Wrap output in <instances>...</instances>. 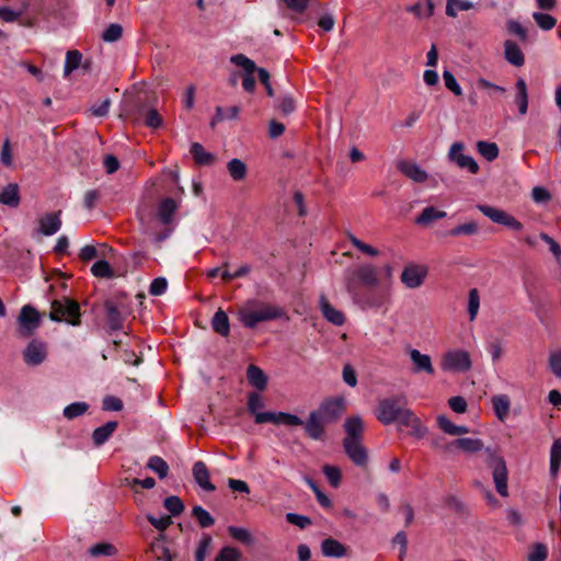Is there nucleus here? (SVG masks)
I'll use <instances>...</instances> for the list:
<instances>
[{
	"label": "nucleus",
	"instance_id": "1",
	"mask_svg": "<svg viewBox=\"0 0 561 561\" xmlns=\"http://www.w3.org/2000/svg\"><path fill=\"white\" fill-rule=\"evenodd\" d=\"M346 412L345 399L328 398L309 413L306 420V436L313 440L324 442L328 437L327 426L336 423Z\"/></svg>",
	"mask_w": 561,
	"mask_h": 561
},
{
	"label": "nucleus",
	"instance_id": "2",
	"mask_svg": "<svg viewBox=\"0 0 561 561\" xmlns=\"http://www.w3.org/2000/svg\"><path fill=\"white\" fill-rule=\"evenodd\" d=\"M407 404L408 401L403 394L385 398L378 402L376 417L385 425L399 422L419 434L422 430L421 421L412 410L407 408Z\"/></svg>",
	"mask_w": 561,
	"mask_h": 561
},
{
	"label": "nucleus",
	"instance_id": "3",
	"mask_svg": "<svg viewBox=\"0 0 561 561\" xmlns=\"http://www.w3.org/2000/svg\"><path fill=\"white\" fill-rule=\"evenodd\" d=\"M344 428L346 436L343 439V448L352 462L360 468L368 463V453L363 445L364 422L360 416L353 415L345 420Z\"/></svg>",
	"mask_w": 561,
	"mask_h": 561
},
{
	"label": "nucleus",
	"instance_id": "4",
	"mask_svg": "<svg viewBox=\"0 0 561 561\" xmlns=\"http://www.w3.org/2000/svg\"><path fill=\"white\" fill-rule=\"evenodd\" d=\"M379 283L378 270L371 264L358 265L346 272L345 286L350 294L356 295L360 286L376 287Z\"/></svg>",
	"mask_w": 561,
	"mask_h": 561
},
{
	"label": "nucleus",
	"instance_id": "5",
	"mask_svg": "<svg viewBox=\"0 0 561 561\" xmlns=\"http://www.w3.org/2000/svg\"><path fill=\"white\" fill-rule=\"evenodd\" d=\"M49 319L55 322H66L77 327L81 323L80 305L77 300L62 297L50 304Z\"/></svg>",
	"mask_w": 561,
	"mask_h": 561
},
{
	"label": "nucleus",
	"instance_id": "6",
	"mask_svg": "<svg viewBox=\"0 0 561 561\" xmlns=\"http://www.w3.org/2000/svg\"><path fill=\"white\" fill-rule=\"evenodd\" d=\"M282 316L283 310L279 307L268 304H259L254 309L242 308L239 311V320L249 329H254L260 322L278 319Z\"/></svg>",
	"mask_w": 561,
	"mask_h": 561
},
{
	"label": "nucleus",
	"instance_id": "7",
	"mask_svg": "<svg viewBox=\"0 0 561 561\" xmlns=\"http://www.w3.org/2000/svg\"><path fill=\"white\" fill-rule=\"evenodd\" d=\"M126 112L135 121L144 115L145 125L147 127L157 129L163 125V118L156 108H150L145 112L140 96L126 101Z\"/></svg>",
	"mask_w": 561,
	"mask_h": 561
},
{
	"label": "nucleus",
	"instance_id": "8",
	"mask_svg": "<svg viewBox=\"0 0 561 561\" xmlns=\"http://www.w3.org/2000/svg\"><path fill=\"white\" fill-rule=\"evenodd\" d=\"M486 463L492 468V476L495 489L501 496H507V468L503 457L497 456L495 453L488 449Z\"/></svg>",
	"mask_w": 561,
	"mask_h": 561
},
{
	"label": "nucleus",
	"instance_id": "9",
	"mask_svg": "<svg viewBox=\"0 0 561 561\" xmlns=\"http://www.w3.org/2000/svg\"><path fill=\"white\" fill-rule=\"evenodd\" d=\"M41 317L42 314L35 307L31 305L23 306L18 318L19 335L21 337H31L41 327Z\"/></svg>",
	"mask_w": 561,
	"mask_h": 561
},
{
	"label": "nucleus",
	"instance_id": "10",
	"mask_svg": "<svg viewBox=\"0 0 561 561\" xmlns=\"http://www.w3.org/2000/svg\"><path fill=\"white\" fill-rule=\"evenodd\" d=\"M479 210L486 217H489L493 222L503 225L514 231H520L523 229V224L517 220L514 216L510 215L505 210L489 206V205H479Z\"/></svg>",
	"mask_w": 561,
	"mask_h": 561
},
{
	"label": "nucleus",
	"instance_id": "11",
	"mask_svg": "<svg viewBox=\"0 0 561 561\" xmlns=\"http://www.w3.org/2000/svg\"><path fill=\"white\" fill-rule=\"evenodd\" d=\"M230 61L233 65L243 68L245 71V73L242 76L243 89L249 93L254 92L256 83L253 73L257 71L255 62L243 54L233 55L230 58Z\"/></svg>",
	"mask_w": 561,
	"mask_h": 561
},
{
	"label": "nucleus",
	"instance_id": "12",
	"mask_svg": "<svg viewBox=\"0 0 561 561\" xmlns=\"http://www.w3.org/2000/svg\"><path fill=\"white\" fill-rule=\"evenodd\" d=\"M444 370L467 371L471 368L470 355L466 351H450L442 359Z\"/></svg>",
	"mask_w": 561,
	"mask_h": 561
},
{
	"label": "nucleus",
	"instance_id": "13",
	"mask_svg": "<svg viewBox=\"0 0 561 561\" xmlns=\"http://www.w3.org/2000/svg\"><path fill=\"white\" fill-rule=\"evenodd\" d=\"M47 357V344L39 340H32L23 351V359L28 366L41 365Z\"/></svg>",
	"mask_w": 561,
	"mask_h": 561
},
{
	"label": "nucleus",
	"instance_id": "14",
	"mask_svg": "<svg viewBox=\"0 0 561 561\" xmlns=\"http://www.w3.org/2000/svg\"><path fill=\"white\" fill-rule=\"evenodd\" d=\"M427 275V268L423 265L411 264L404 267L401 274L402 283L409 288L421 286Z\"/></svg>",
	"mask_w": 561,
	"mask_h": 561
},
{
	"label": "nucleus",
	"instance_id": "15",
	"mask_svg": "<svg viewBox=\"0 0 561 561\" xmlns=\"http://www.w3.org/2000/svg\"><path fill=\"white\" fill-rule=\"evenodd\" d=\"M103 306L105 311V323L108 330L111 332L122 330L124 325V318L118 309V304L113 299H106Z\"/></svg>",
	"mask_w": 561,
	"mask_h": 561
},
{
	"label": "nucleus",
	"instance_id": "16",
	"mask_svg": "<svg viewBox=\"0 0 561 561\" xmlns=\"http://www.w3.org/2000/svg\"><path fill=\"white\" fill-rule=\"evenodd\" d=\"M61 210L45 214L39 220V232L44 236L56 233L61 227Z\"/></svg>",
	"mask_w": 561,
	"mask_h": 561
},
{
	"label": "nucleus",
	"instance_id": "17",
	"mask_svg": "<svg viewBox=\"0 0 561 561\" xmlns=\"http://www.w3.org/2000/svg\"><path fill=\"white\" fill-rule=\"evenodd\" d=\"M397 169L407 178L417 183H423L427 180V173L422 170L416 163L400 160L397 163Z\"/></svg>",
	"mask_w": 561,
	"mask_h": 561
},
{
	"label": "nucleus",
	"instance_id": "18",
	"mask_svg": "<svg viewBox=\"0 0 561 561\" xmlns=\"http://www.w3.org/2000/svg\"><path fill=\"white\" fill-rule=\"evenodd\" d=\"M320 310L323 317L335 325H342L345 322V316L342 311L335 309L324 295L320 296Z\"/></svg>",
	"mask_w": 561,
	"mask_h": 561
},
{
	"label": "nucleus",
	"instance_id": "19",
	"mask_svg": "<svg viewBox=\"0 0 561 561\" xmlns=\"http://www.w3.org/2000/svg\"><path fill=\"white\" fill-rule=\"evenodd\" d=\"M193 476L201 488L208 492L215 491V485L210 482V473L203 461H197L193 466Z\"/></svg>",
	"mask_w": 561,
	"mask_h": 561
},
{
	"label": "nucleus",
	"instance_id": "20",
	"mask_svg": "<svg viewBox=\"0 0 561 561\" xmlns=\"http://www.w3.org/2000/svg\"><path fill=\"white\" fill-rule=\"evenodd\" d=\"M410 357L414 365V373L425 371L428 375H434L435 369L428 355L422 354L417 350H412L410 352Z\"/></svg>",
	"mask_w": 561,
	"mask_h": 561
},
{
	"label": "nucleus",
	"instance_id": "21",
	"mask_svg": "<svg viewBox=\"0 0 561 561\" xmlns=\"http://www.w3.org/2000/svg\"><path fill=\"white\" fill-rule=\"evenodd\" d=\"M505 59L515 67H522L525 64V56L518 45L507 39L504 43Z\"/></svg>",
	"mask_w": 561,
	"mask_h": 561
},
{
	"label": "nucleus",
	"instance_id": "22",
	"mask_svg": "<svg viewBox=\"0 0 561 561\" xmlns=\"http://www.w3.org/2000/svg\"><path fill=\"white\" fill-rule=\"evenodd\" d=\"M247 378L249 383L257 390H265L267 386V377L259 366L254 364L249 365L247 368Z\"/></svg>",
	"mask_w": 561,
	"mask_h": 561
},
{
	"label": "nucleus",
	"instance_id": "23",
	"mask_svg": "<svg viewBox=\"0 0 561 561\" xmlns=\"http://www.w3.org/2000/svg\"><path fill=\"white\" fill-rule=\"evenodd\" d=\"M321 549L323 556L329 558H341L347 553V548L333 538L324 539L322 541Z\"/></svg>",
	"mask_w": 561,
	"mask_h": 561
},
{
	"label": "nucleus",
	"instance_id": "24",
	"mask_svg": "<svg viewBox=\"0 0 561 561\" xmlns=\"http://www.w3.org/2000/svg\"><path fill=\"white\" fill-rule=\"evenodd\" d=\"M118 427L117 421H108L104 425L95 428L92 433V440L95 446L103 445Z\"/></svg>",
	"mask_w": 561,
	"mask_h": 561
},
{
	"label": "nucleus",
	"instance_id": "25",
	"mask_svg": "<svg viewBox=\"0 0 561 561\" xmlns=\"http://www.w3.org/2000/svg\"><path fill=\"white\" fill-rule=\"evenodd\" d=\"M20 202L21 197L18 184L10 183L0 192V203L2 205L16 208Z\"/></svg>",
	"mask_w": 561,
	"mask_h": 561
},
{
	"label": "nucleus",
	"instance_id": "26",
	"mask_svg": "<svg viewBox=\"0 0 561 561\" xmlns=\"http://www.w3.org/2000/svg\"><path fill=\"white\" fill-rule=\"evenodd\" d=\"M211 328L213 330L224 336L227 337L230 334V322L227 313L222 309H218L213 319H211Z\"/></svg>",
	"mask_w": 561,
	"mask_h": 561
},
{
	"label": "nucleus",
	"instance_id": "27",
	"mask_svg": "<svg viewBox=\"0 0 561 561\" xmlns=\"http://www.w3.org/2000/svg\"><path fill=\"white\" fill-rule=\"evenodd\" d=\"M446 217V213L433 206L425 207L422 213L415 218V224L419 226L427 227L435 220Z\"/></svg>",
	"mask_w": 561,
	"mask_h": 561
},
{
	"label": "nucleus",
	"instance_id": "28",
	"mask_svg": "<svg viewBox=\"0 0 561 561\" xmlns=\"http://www.w3.org/2000/svg\"><path fill=\"white\" fill-rule=\"evenodd\" d=\"M515 87L517 91L515 102L518 106V112L520 115H525L528 110V92L526 81L523 78H518Z\"/></svg>",
	"mask_w": 561,
	"mask_h": 561
},
{
	"label": "nucleus",
	"instance_id": "29",
	"mask_svg": "<svg viewBox=\"0 0 561 561\" xmlns=\"http://www.w3.org/2000/svg\"><path fill=\"white\" fill-rule=\"evenodd\" d=\"M178 209V204L173 198H164L158 208V216L162 224L168 225L172 221L173 215Z\"/></svg>",
	"mask_w": 561,
	"mask_h": 561
},
{
	"label": "nucleus",
	"instance_id": "30",
	"mask_svg": "<svg viewBox=\"0 0 561 561\" xmlns=\"http://www.w3.org/2000/svg\"><path fill=\"white\" fill-rule=\"evenodd\" d=\"M491 401L496 417L504 421L510 413L511 402L508 397L505 394L494 396Z\"/></svg>",
	"mask_w": 561,
	"mask_h": 561
},
{
	"label": "nucleus",
	"instance_id": "31",
	"mask_svg": "<svg viewBox=\"0 0 561 561\" xmlns=\"http://www.w3.org/2000/svg\"><path fill=\"white\" fill-rule=\"evenodd\" d=\"M450 446L461 449L465 453L472 454L482 450L483 443L478 438H458L455 439Z\"/></svg>",
	"mask_w": 561,
	"mask_h": 561
},
{
	"label": "nucleus",
	"instance_id": "32",
	"mask_svg": "<svg viewBox=\"0 0 561 561\" xmlns=\"http://www.w3.org/2000/svg\"><path fill=\"white\" fill-rule=\"evenodd\" d=\"M191 153L194 161L199 165H210L215 161V157L207 152L199 142H193Z\"/></svg>",
	"mask_w": 561,
	"mask_h": 561
},
{
	"label": "nucleus",
	"instance_id": "33",
	"mask_svg": "<svg viewBox=\"0 0 561 561\" xmlns=\"http://www.w3.org/2000/svg\"><path fill=\"white\" fill-rule=\"evenodd\" d=\"M117 553V548L110 542H98L89 549V554L93 558L112 557Z\"/></svg>",
	"mask_w": 561,
	"mask_h": 561
},
{
	"label": "nucleus",
	"instance_id": "34",
	"mask_svg": "<svg viewBox=\"0 0 561 561\" xmlns=\"http://www.w3.org/2000/svg\"><path fill=\"white\" fill-rule=\"evenodd\" d=\"M477 150L488 161H493L499 157V147L495 142L480 140L477 142Z\"/></svg>",
	"mask_w": 561,
	"mask_h": 561
},
{
	"label": "nucleus",
	"instance_id": "35",
	"mask_svg": "<svg viewBox=\"0 0 561 561\" xmlns=\"http://www.w3.org/2000/svg\"><path fill=\"white\" fill-rule=\"evenodd\" d=\"M228 171L234 181H242L247 175V165L240 159H232L228 162Z\"/></svg>",
	"mask_w": 561,
	"mask_h": 561
},
{
	"label": "nucleus",
	"instance_id": "36",
	"mask_svg": "<svg viewBox=\"0 0 561 561\" xmlns=\"http://www.w3.org/2000/svg\"><path fill=\"white\" fill-rule=\"evenodd\" d=\"M91 273L99 278H112L114 276L112 266L105 260L95 262L91 267Z\"/></svg>",
	"mask_w": 561,
	"mask_h": 561
},
{
	"label": "nucleus",
	"instance_id": "37",
	"mask_svg": "<svg viewBox=\"0 0 561 561\" xmlns=\"http://www.w3.org/2000/svg\"><path fill=\"white\" fill-rule=\"evenodd\" d=\"M82 60V54L77 50H68L66 55L65 64V76L68 77L73 70H76Z\"/></svg>",
	"mask_w": 561,
	"mask_h": 561
},
{
	"label": "nucleus",
	"instance_id": "38",
	"mask_svg": "<svg viewBox=\"0 0 561 561\" xmlns=\"http://www.w3.org/2000/svg\"><path fill=\"white\" fill-rule=\"evenodd\" d=\"M147 467L157 472L160 479H164L169 472L168 463L159 456L150 457Z\"/></svg>",
	"mask_w": 561,
	"mask_h": 561
},
{
	"label": "nucleus",
	"instance_id": "39",
	"mask_svg": "<svg viewBox=\"0 0 561 561\" xmlns=\"http://www.w3.org/2000/svg\"><path fill=\"white\" fill-rule=\"evenodd\" d=\"M472 8L473 4L467 0H447L446 14L448 16L455 18L457 15V10L468 11Z\"/></svg>",
	"mask_w": 561,
	"mask_h": 561
},
{
	"label": "nucleus",
	"instance_id": "40",
	"mask_svg": "<svg viewBox=\"0 0 561 561\" xmlns=\"http://www.w3.org/2000/svg\"><path fill=\"white\" fill-rule=\"evenodd\" d=\"M192 515L197 519V522L202 528H207L215 524V519L202 506H198V505L194 506L192 510Z\"/></svg>",
	"mask_w": 561,
	"mask_h": 561
},
{
	"label": "nucleus",
	"instance_id": "41",
	"mask_svg": "<svg viewBox=\"0 0 561 561\" xmlns=\"http://www.w3.org/2000/svg\"><path fill=\"white\" fill-rule=\"evenodd\" d=\"M89 409V404L85 402H75L67 405L64 409V416L68 420H73L78 416L83 415Z\"/></svg>",
	"mask_w": 561,
	"mask_h": 561
},
{
	"label": "nucleus",
	"instance_id": "42",
	"mask_svg": "<svg viewBox=\"0 0 561 561\" xmlns=\"http://www.w3.org/2000/svg\"><path fill=\"white\" fill-rule=\"evenodd\" d=\"M533 18L537 25L545 31H550L557 25V19L548 13L535 12Z\"/></svg>",
	"mask_w": 561,
	"mask_h": 561
},
{
	"label": "nucleus",
	"instance_id": "43",
	"mask_svg": "<svg viewBox=\"0 0 561 561\" xmlns=\"http://www.w3.org/2000/svg\"><path fill=\"white\" fill-rule=\"evenodd\" d=\"M479 230L477 222L470 221L462 225H459L451 230H449L448 234L451 237L458 236H472L476 234Z\"/></svg>",
	"mask_w": 561,
	"mask_h": 561
},
{
	"label": "nucleus",
	"instance_id": "44",
	"mask_svg": "<svg viewBox=\"0 0 561 561\" xmlns=\"http://www.w3.org/2000/svg\"><path fill=\"white\" fill-rule=\"evenodd\" d=\"M228 533L233 539H236L242 543L250 545L253 541L252 535L245 528L237 527V526H229Z\"/></svg>",
	"mask_w": 561,
	"mask_h": 561
},
{
	"label": "nucleus",
	"instance_id": "45",
	"mask_svg": "<svg viewBox=\"0 0 561 561\" xmlns=\"http://www.w3.org/2000/svg\"><path fill=\"white\" fill-rule=\"evenodd\" d=\"M347 238H348L350 242L360 252H363L369 256H377L379 254V251L377 249L363 242L362 240L356 238L353 233L348 232Z\"/></svg>",
	"mask_w": 561,
	"mask_h": 561
},
{
	"label": "nucleus",
	"instance_id": "46",
	"mask_svg": "<svg viewBox=\"0 0 561 561\" xmlns=\"http://www.w3.org/2000/svg\"><path fill=\"white\" fill-rule=\"evenodd\" d=\"M277 424H285L288 426H302L304 430L306 431V421H302L297 415L286 412L277 413Z\"/></svg>",
	"mask_w": 561,
	"mask_h": 561
},
{
	"label": "nucleus",
	"instance_id": "47",
	"mask_svg": "<svg viewBox=\"0 0 561 561\" xmlns=\"http://www.w3.org/2000/svg\"><path fill=\"white\" fill-rule=\"evenodd\" d=\"M164 507L173 515L178 516L183 513L184 511V503L183 501L175 495L168 496L164 500Z\"/></svg>",
	"mask_w": 561,
	"mask_h": 561
},
{
	"label": "nucleus",
	"instance_id": "48",
	"mask_svg": "<svg viewBox=\"0 0 561 561\" xmlns=\"http://www.w3.org/2000/svg\"><path fill=\"white\" fill-rule=\"evenodd\" d=\"M323 473L325 474L329 483L333 488H337L341 483L342 473L337 467L325 465L323 466Z\"/></svg>",
	"mask_w": 561,
	"mask_h": 561
},
{
	"label": "nucleus",
	"instance_id": "49",
	"mask_svg": "<svg viewBox=\"0 0 561 561\" xmlns=\"http://www.w3.org/2000/svg\"><path fill=\"white\" fill-rule=\"evenodd\" d=\"M479 307H480L479 291L477 288H472L469 290V297H468V312H469L471 321L476 318Z\"/></svg>",
	"mask_w": 561,
	"mask_h": 561
},
{
	"label": "nucleus",
	"instance_id": "50",
	"mask_svg": "<svg viewBox=\"0 0 561 561\" xmlns=\"http://www.w3.org/2000/svg\"><path fill=\"white\" fill-rule=\"evenodd\" d=\"M123 36V27L117 23L111 24L102 34L104 42H116Z\"/></svg>",
	"mask_w": 561,
	"mask_h": 561
},
{
	"label": "nucleus",
	"instance_id": "51",
	"mask_svg": "<svg viewBox=\"0 0 561 561\" xmlns=\"http://www.w3.org/2000/svg\"><path fill=\"white\" fill-rule=\"evenodd\" d=\"M456 163L459 168L467 169L472 174H477L479 172L478 163L470 156L459 154V157H457Z\"/></svg>",
	"mask_w": 561,
	"mask_h": 561
},
{
	"label": "nucleus",
	"instance_id": "52",
	"mask_svg": "<svg viewBox=\"0 0 561 561\" xmlns=\"http://www.w3.org/2000/svg\"><path fill=\"white\" fill-rule=\"evenodd\" d=\"M547 557V547L543 543L537 542L531 547L528 554V561H546Z\"/></svg>",
	"mask_w": 561,
	"mask_h": 561
},
{
	"label": "nucleus",
	"instance_id": "53",
	"mask_svg": "<svg viewBox=\"0 0 561 561\" xmlns=\"http://www.w3.org/2000/svg\"><path fill=\"white\" fill-rule=\"evenodd\" d=\"M126 482H127V485L135 492H138V486H141L144 489H152L156 485V481L151 477H148L142 480L138 479V478H134L131 480L126 479Z\"/></svg>",
	"mask_w": 561,
	"mask_h": 561
},
{
	"label": "nucleus",
	"instance_id": "54",
	"mask_svg": "<svg viewBox=\"0 0 561 561\" xmlns=\"http://www.w3.org/2000/svg\"><path fill=\"white\" fill-rule=\"evenodd\" d=\"M240 556L241 554L238 549L232 547H225L218 552L215 561H238Z\"/></svg>",
	"mask_w": 561,
	"mask_h": 561
},
{
	"label": "nucleus",
	"instance_id": "55",
	"mask_svg": "<svg viewBox=\"0 0 561 561\" xmlns=\"http://www.w3.org/2000/svg\"><path fill=\"white\" fill-rule=\"evenodd\" d=\"M507 30L511 34L516 35L522 42L527 41V30L517 21L510 20Z\"/></svg>",
	"mask_w": 561,
	"mask_h": 561
},
{
	"label": "nucleus",
	"instance_id": "56",
	"mask_svg": "<svg viewBox=\"0 0 561 561\" xmlns=\"http://www.w3.org/2000/svg\"><path fill=\"white\" fill-rule=\"evenodd\" d=\"M286 520L295 526H298L299 528L304 529L307 526L311 525L312 522L308 516L295 514V513H288L286 515Z\"/></svg>",
	"mask_w": 561,
	"mask_h": 561
},
{
	"label": "nucleus",
	"instance_id": "57",
	"mask_svg": "<svg viewBox=\"0 0 561 561\" xmlns=\"http://www.w3.org/2000/svg\"><path fill=\"white\" fill-rule=\"evenodd\" d=\"M443 78L445 81V85L449 91H451L455 95L462 94L461 88L459 87L454 75L450 71L445 70L443 73Z\"/></svg>",
	"mask_w": 561,
	"mask_h": 561
},
{
	"label": "nucleus",
	"instance_id": "58",
	"mask_svg": "<svg viewBox=\"0 0 561 561\" xmlns=\"http://www.w3.org/2000/svg\"><path fill=\"white\" fill-rule=\"evenodd\" d=\"M102 408L104 411H121L123 409V401L114 396H106L103 399Z\"/></svg>",
	"mask_w": 561,
	"mask_h": 561
},
{
	"label": "nucleus",
	"instance_id": "59",
	"mask_svg": "<svg viewBox=\"0 0 561 561\" xmlns=\"http://www.w3.org/2000/svg\"><path fill=\"white\" fill-rule=\"evenodd\" d=\"M264 403L261 396L257 392H250L248 397V410L252 414H256L257 410L263 408Z\"/></svg>",
	"mask_w": 561,
	"mask_h": 561
},
{
	"label": "nucleus",
	"instance_id": "60",
	"mask_svg": "<svg viewBox=\"0 0 561 561\" xmlns=\"http://www.w3.org/2000/svg\"><path fill=\"white\" fill-rule=\"evenodd\" d=\"M167 286H168V283L165 280V278L157 277L151 282L150 287H149V293L152 296H159L165 291Z\"/></svg>",
	"mask_w": 561,
	"mask_h": 561
},
{
	"label": "nucleus",
	"instance_id": "61",
	"mask_svg": "<svg viewBox=\"0 0 561 561\" xmlns=\"http://www.w3.org/2000/svg\"><path fill=\"white\" fill-rule=\"evenodd\" d=\"M148 520L153 527H156L160 531L165 530L172 524L171 516L169 515H163L159 518L149 516Z\"/></svg>",
	"mask_w": 561,
	"mask_h": 561
},
{
	"label": "nucleus",
	"instance_id": "62",
	"mask_svg": "<svg viewBox=\"0 0 561 561\" xmlns=\"http://www.w3.org/2000/svg\"><path fill=\"white\" fill-rule=\"evenodd\" d=\"M343 380L350 387H355L357 385L356 371L351 364H345L343 367Z\"/></svg>",
	"mask_w": 561,
	"mask_h": 561
},
{
	"label": "nucleus",
	"instance_id": "63",
	"mask_svg": "<svg viewBox=\"0 0 561 561\" xmlns=\"http://www.w3.org/2000/svg\"><path fill=\"white\" fill-rule=\"evenodd\" d=\"M549 366L551 371L561 378V352H554L549 356Z\"/></svg>",
	"mask_w": 561,
	"mask_h": 561
},
{
	"label": "nucleus",
	"instance_id": "64",
	"mask_svg": "<svg viewBox=\"0 0 561 561\" xmlns=\"http://www.w3.org/2000/svg\"><path fill=\"white\" fill-rule=\"evenodd\" d=\"M531 196L537 203H547L551 199V194L548 190L541 186H536L533 188Z\"/></svg>",
	"mask_w": 561,
	"mask_h": 561
}]
</instances>
